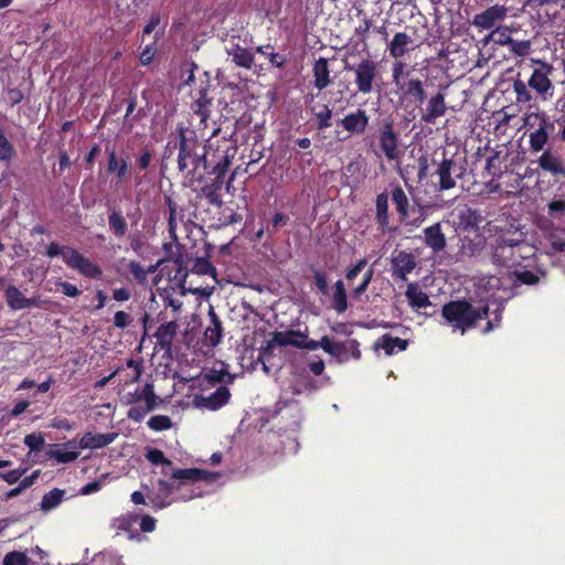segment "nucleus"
Here are the masks:
<instances>
[{
	"mask_svg": "<svg viewBox=\"0 0 565 565\" xmlns=\"http://www.w3.org/2000/svg\"><path fill=\"white\" fill-rule=\"evenodd\" d=\"M441 316L447 323L463 334L467 330L475 328L480 320L489 317V305L475 307L466 299L451 300L443 306Z\"/></svg>",
	"mask_w": 565,
	"mask_h": 565,
	"instance_id": "1",
	"label": "nucleus"
},
{
	"mask_svg": "<svg viewBox=\"0 0 565 565\" xmlns=\"http://www.w3.org/2000/svg\"><path fill=\"white\" fill-rule=\"evenodd\" d=\"M178 169L188 175H194L200 169H206V151L201 145L194 131L186 130L183 127L178 128Z\"/></svg>",
	"mask_w": 565,
	"mask_h": 565,
	"instance_id": "2",
	"label": "nucleus"
},
{
	"mask_svg": "<svg viewBox=\"0 0 565 565\" xmlns=\"http://www.w3.org/2000/svg\"><path fill=\"white\" fill-rule=\"evenodd\" d=\"M488 233L494 236L490 243V259L498 267H515L523 258L520 254L522 241L511 237L510 230L490 227Z\"/></svg>",
	"mask_w": 565,
	"mask_h": 565,
	"instance_id": "3",
	"label": "nucleus"
},
{
	"mask_svg": "<svg viewBox=\"0 0 565 565\" xmlns=\"http://www.w3.org/2000/svg\"><path fill=\"white\" fill-rule=\"evenodd\" d=\"M344 70L353 74V84L356 93L370 95L376 89H381L382 74L377 61L370 56L363 57L354 64H344Z\"/></svg>",
	"mask_w": 565,
	"mask_h": 565,
	"instance_id": "4",
	"label": "nucleus"
},
{
	"mask_svg": "<svg viewBox=\"0 0 565 565\" xmlns=\"http://www.w3.org/2000/svg\"><path fill=\"white\" fill-rule=\"evenodd\" d=\"M122 403L131 406L127 412V417L135 423H141L148 413L162 404V399L156 394L154 385L147 382L142 387L127 393Z\"/></svg>",
	"mask_w": 565,
	"mask_h": 565,
	"instance_id": "5",
	"label": "nucleus"
},
{
	"mask_svg": "<svg viewBox=\"0 0 565 565\" xmlns=\"http://www.w3.org/2000/svg\"><path fill=\"white\" fill-rule=\"evenodd\" d=\"M156 322H161L153 333V337L156 338V347L166 352H170L173 340L179 330V324L174 320L166 321V313L163 311L159 312L156 319L151 318L148 312H145L141 318L145 334L148 333Z\"/></svg>",
	"mask_w": 565,
	"mask_h": 565,
	"instance_id": "6",
	"label": "nucleus"
},
{
	"mask_svg": "<svg viewBox=\"0 0 565 565\" xmlns=\"http://www.w3.org/2000/svg\"><path fill=\"white\" fill-rule=\"evenodd\" d=\"M377 142L381 151L388 161H394L399 158V137L392 120H386L381 125Z\"/></svg>",
	"mask_w": 565,
	"mask_h": 565,
	"instance_id": "7",
	"label": "nucleus"
},
{
	"mask_svg": "<svg viewBox=\"0 0 565 565\" xmlns=\"http://www.w3.org/2000/svg\"><path fill=\"white\" fill-rule=\"evenodd\" d=\"M508 8L504 4L495 3L486 10L476 13L471 24L479 31H491L499 26L508 18Z\"/></svg>",
	"mask_w": 565,
	"mask_h": 565,
	"instance_id": "8",
	"label": "nucleus"
},
{
	"mask_svg": "<svg viewBox=\"0 0 565 565\" xmlns=\"http://www.w3.org/2000/svg\"><path fill=\"white\" fill-rule=\"evenodd\" d=\"M534 62L537 63L540 67L533 71L531 77L527 81V85L544 99H546L547 95L552 96L553 93V84L548 78L553 67L551 64L540 60Z\"/></svg>",
	"mask_w": 565,
	"mask_h": 565,
	"instance_id": "9",
	"label": "nucleus"
},
{
	"mask_svg": "<svg viewBox=\"0 0 565 565\" xmlns=\"http://www.w3.org/2000/svg\"><path fill=\"white\" fill-rule=\"evenodd\" d=\"M337 124L348 132V137L362 136L370 125V116L365 109L356 108L339 119Z\"/></svg>",
	"mask_w": 565,
	"mask_h": 565,
	"instance_id": "10",
	"label": "nucleus"
},
{
	"mask_svg": "<svg viewBox=\"0 0 565 565\" xmlns=\"http://www.w3.org/2000/svg\"><path fill=\"white\" fill-rule=\"evenodd\" d=\"M447 111L446 96L443 92H437L430 96L426 106L420 108V121L426 125H435L439 117Z\"/></svg>",
	"mask_w": 565,
	"mask_h": 565,
	"instance_id": "11",
	"label": "nucleus"
},
{
	"mask_svg": "<svg viewBox=\"0 0 565 565\" xmlns=\"http://www.w3.org/2000/svg\"><path fill=\"white\" fill-rule=\"evenodd\" d=\"M67 267L78 271L84 277L90 279H100L103 276V270L100 266L93 263L88 257L84 256L76 248L74 252H71L68 258Z\"/></svg>",
	"mask_w": 565,
	"mask_h": 565,
	"instance_id": "12",
	"label": "nucleus"
},
{
	"mask_svg": "<svg viewBox=\"0 0 565 565\" xmlns=\"http://www.w3.org/2000/svg\"><path fill=\"white\" fill-rule=\"evenodd\" d=\"M231 398V392L227 386L221 385L210 395H195V405L209 411H217L225 406Z\"/></svg>",
	"mask_w": 565,
	"mask_h": 565,
	"instance_id": "13",
	"label": "nucleus"
},
{
	"mask_svg": "<svg viewBox=\"0 0 565 565\" xmlns=\"http://www.w3.org/2000/svg\"><path fill=\"white\" fill-rule=\"evenodd\" d=\"M301 338H307V334L300 330L275 331L273 333L271 341H268L266 347L263 348L260 355L264 356L269 353L275 344L279 347L291 345L298 348L300 345Z\"/></svg>",
	"mask_w": 565,
	"mask_h": 565,
	"instance_id": "14",
	"label": "nucleus"
},
{
	"mask_svg": "<svg viewBox=\"0 0 565 565\" xmlns=\"http://www.w3.org/2000/svg\"><path fill=\"white\" fill-rule=\"evenodd\" d=\"M423 241L434 254H439L446 248L447 241L439 222L423 230Z\"/></svg>",
	"mask_w": 565,
	"mask_h": 565,
	"instance_id": "15",
	"label": "nucleus"
},
{
	"mask_svg": "<svg viewBox=\"0 0 565 565\" xmlns=\"http://www.w3.org/2000/svg\"><path fill=\"white\" fill-rule=\"evenodd\" d=\"M416 267L415 257L413 254L407 252H398L392 258V271L393 276L402 280H406L407 275Z\"/></svg>",
	"mask_w": 565,
	"mask_h": 565,
	"instance_id": "16",
	"label": "nucleus"
},
{
	"mask_svg": "<svg viewBox=\"0 0 565 565\" xmlns=\"http://www.w3.org/2000/svg\"><path fill=\"white\" fill-rule=\"evenodd\" d=\"M458 254L461 257H473L480 254L484 247V237L475 232L473 235H460Z\"/></svg>",
	"mask_w": 565,
	"mask_h": 565,
	"instance_id": "17",
	"label": "nucleus"
},
{
	"mask_svg": "<svg viewBox=\"0 0 565 565\" xmlns=\"http://www.w3.org/2000/svg\"><path fill=\"white\" fill-rule=\"evenodd\" d=\"M455 166V161L451 158H447L446 153H443V159L438 164L436 174L438 175L437 190L448 191L456 186V180L451 175V170Z\"/></svg>",
	"mask_w": 565,
	"mask_h": 565,
	"instance_id": "18",
	"label": "nucleus"
},
{
	"mask_svg": "<svg viewBox=\"0 0 565 565\" xmlns=\"http://www.w3.org/2000/svg\"><path fill=\"white\" fill-rule=\"evenodd\" d=\"M398 89L401 90L404 98L411 99L416 104L422 105L426 99L424 83L418 77H412L403 81Z\"/></svg>",
	"mask_w": 565,
	"mask_h": 565,
	"instance_id": "19",
	"label": "nucleus"
},
{
	"mask_svg": "<svg viewBox=\"0 0 565 565\" xmlns=\"http://www.w3.org/2000/svg\"><path fill=\"white\" fill-rule=\"evenodd\" d=\"M414 40L406 32H397L393 39L387 43V51L390 56L399 60L404 57L411 50Z\"/></svg>",
	"mask_w": 565,
	"mask_h": 565,
	"instance_id": "20",
	"label": "nucleus"
},
{
	"mask_svg": "<svg viewBox=\"0 0 565 565\" xmlns=\"http://www.w3.org/2000/svg\"><path fill=\"white\" fill-rule=\"evenodd\" d=\"M312 74L315 78V87L318 90L326 89L332 83L329 60L322 56L316 60L312 67Z\"/></svg>",
	"mask_w": 565,
	"mask_h": 565,
	"instance_id": "21",
	"label": "nucleus"
},
{
	"mask_svg": "<svg viewBox=\"0 0 565 565\" xmlns=\"http://www.w3.org/2000/svg\"><path fill=\"white\" fill-rule=\"evenodd\" d=\"M117 434H94L92 431L85 433L78 441V446L81 449H99L111 444Z\"/></svg>",
	"mask_w": 565,
	"mask_h": 565,
	"instance_id": "22",
	"label": "nucleus"
},
{
	"mask_svg": "<svg viewBox=\"0 0 565 565\" xmlns=\"http://www.w3.org/2000/svg\"><path fill=\"white\" fill-rule=\"evenodd\" d=\"M210 323L204 331V343L209 347H216L223 338V327L216 312L211 308L209 311Z\"/></svg>",
	"mask_w": 565,
	"mask_h": 565,
	"instance_id": "23",
	"label": "nucleus"
},
{
	"mask_svg": "<svg viewBox=\"0 0 565 565\" xmlns=\"http://www.w3.org/2000/svg\"><path fill=\"white\" fill-rule=\"evenodd\" d=\"M310 113L315 117V128L323 131L332 126L333 111L329 104L318 103L310 107Z\"/></svg>",
	"mask_w": 565,
	"mask_h": 565,
	"instance_id": "24",
	"label": "nucleus"
},
{
	"mask_svg": "<svg viewBox=\"0 0 565 565\" xmlns=\"http://www.w3.org/2000/svg\"><path fill=\"white\" fill-rule=\"evenodd\" d=\"M212 98L207 96V88H200L199 96L191 104L193 114L200 117L201 124L206 126V121L211 116Z\"/></svg>",
	"mask_w": 565,
	"mask_h": 565,
	"instance_id": "25",
	"label": "nucleus"
},
{
	"mask_svg": "<svg viewBox=\"0 0 565 565\" xmlns=\"http://www.w3.org/2000/svg\"><path fill=\"white\" fill-rule=\"evenodd\" d=\"M6 299L8 306L12 310H21L36 306V301L34 298L24 297L23 294L15 286H9L6 289Z\"/></svg>",
	"mask_w": 565,
	"mask_h": 565,
	"instance_id": "26",
	"label": "nucleus"
},
{
	"mask_svg": "<svg viewBox=\"0 0 565 565\" xmlns=\"http://www.w3.org/2000/svg\"><path fill=\"white\" fill-rule=\"evenodd\" d=\"M405 296L408 300V305L415 310L427 308L431 305L428 295L424 292L416 282L407 285Z\"/></svg>",
	"mask_w": 565,
	"mask_h": 565,
	"instance_id": "27",
	"label": "nucleus"
},
{
	"mask_svg": "<svg viewBox=\"0 0 565 565\" xmlns=\"http://www.w3.org/2000/svg\"><path fill=\"white\" fill-rule=\"evenodd\" d=\"M331 308L339 315L344 313L348 310V294L345 290L344 282L339 279L332 287L330 292Z\"/></svg>",
	"mask_w": 565,
	"mask_h": 565,
	"instance_id": "28",
	"label": "nucleus"
},
{
	"mask_svg": "<svg viewBox=\"0 0 565 565\" xmlns=\"http://www.w3.org/2000/svg\"><path fill=\"white\" fill-rule=\"evenodd\" d=\"M539 167L552 173L553 175H565V163L559 157L554 156L551 151H544L539 158Z\"/></svg>",
	"mask_w": 565,
	"mask_h": 565,
	"instance_id": "29",
	"label": "nucleus"
},
{
	"mask_svg": "<svg viewBox=\"0 0 565 565\" xmlns=\"http://www.w3.org/2000/svg\"><path fill=\"white\" fill-rule=\"evenodd\" d=\"M226 52L234 64L238 67L250 70L254 65V54L247 49L241 46L238 43H233L231 47L226 49Z\"/></svg>",
	"mask_w": 565,
	"mask_h": 565,
	"instance_id": "30",
	"label": "nucleus"
},
{
	"mask_svg": "<svg viewBox=\"0 0 565 565\" xmlns=\"http://www.w3.org/2000/svg\"><path fill=\"white\" fill-rule=\"evenodd\" d=\"M224 185V179L220 177H214L210 183H206L201 188L202 194L206 198L211 205L221 206L223 204L222 200V189Z\"/></svg>",
	"mask_w": 565,
	"mask_h": 565,
	"instance_id": "31",
	"label": "nucleus"
},
{
	"mask_svg": "<svg viewBox=\"0 0 565 565\" xmlns=\"http://www.w3.org/2000/svg\"><path fill=\"white\" fill-rule=\"evenodd\" d=\"M408 347V340L398 337H392L386 333L383 334L376 342V348L384 350L385 354L392 355L399 351H405Z\"/></svg>",
	"mask_w": 565,
	"mask_h": 565,
	"instance_id": "32",
	"label": "nucleus"
},
{
	"mask_svg": "<svg viewBox=\"0 0 565 565\" xmlns=\"http://www.w3.org/2000/svg\"><path fill=\"white\" fill-rule=\"evenodd\" d=\"M107 171L109 173H116L118 180L122 181L128 178L129 173V164L126 158H119L115 151L111 149L108 151V164Z\"/></svg>",
	"mask_w": 565,
	"mask_h": 565,
	"instance_id": "33",
	"label": "nucleus"
},
{
	"mask_svg": "<svg viewBox=\"0 0 565 565\" xmlns=\"http://www.w3.org/2000/svg\"><path fill=\"white\" fill-rule=\"evenodd\" d=\"M375 209H376V223L382 232H385L388 228L390 217H388V194L386 192H382L377 194L375 200Z\"/></svg>",
	"mask_w": 565,
	"mask_h": 565,
	"instance_id": "34",
	"label": "nucleus"
},
{
	"mask_svg": "<svg viewBox=\"0 0 565 565\" xmlns=\"http://www.w3.org/2000/svg\"><path fill=\"white\" fill-rule=\"evenodd\" d=\"M511 29L507 25H499L491 30L488 35L482 40L483 44H488L493 42L501 46H509L513 41V38L510 35Z\"/></svg>",
	"mask_w": 565,
	"mask_h": 565,
	"instance_id": "35",
	"label": "nucleus"
},
{
	"mask_svg": "<svg viewBox=\"0 0 565 565\" xmlns=\"http://www.w3.org/2000/svg\"><path fill=\"white\" fill-rule=\"evenodd\" d=\"M171 478L180 481H203L209 479V472L199 468L173 469Z\"/></svg>",
	"mask_w": 565,
	"mask_h": 565,
	"instance_id": "36",
	"label": "nucleus"
},
{
	"mask_svg": "<svg viewBox=\"0 0 565 565\" xmlns=\"http://www.w3.org/2000/svg\"><path fill=\"white\" fill-rule=\"evenodd\" d=\"M524 126L534 129L541 127H550V129H554V122L550 120L545 113L540 111L537 107L533 111L525 113Z\"/></svg>",
	"mask_w": 565,
	"mask_h": 565,
	"instance_id": "37",
	"label": "nucleus"
},
{
	"mask_svg": "<svg viewBox=\"0 0 565 565\" xmlns=\"http://www.w3.org/2000/svg\"><path fill=\"white\" fill-rule=\"evenodd\" d=\"M108 224L113 234L117 238H121L128 231V224L120 210H111L108 214Z\"/></svg>",
	"mask_w": 565,
	"mask_h": 565,
	"instance_id": "38",
	"label": "nucleus"
},
{
	"mask_svg": "<svg viewBox=\"0 0 565 565\" xmlns=\"http://www.w3.org/2000/svg\"><path fill=\"white\" fill-rule=\"evenodd\" d=\"M392 201L395 204L396 211L399 214L402 221L408 217V198L402 186L397 185L392 190Z\"/></svg>",
	"mask_w": 565,
	"mask_h": 565,
	"instance_id": "39",
	"label": "nucleus"
},
{
	"mask_svg": "<svg viewBox=\"0 0 565 565\" xmlns=\"http://www.w3.org/2000/svg\"><path fill=\"white\" fill-rule=\"evenodd\" d=\"M554 129H550V127H541L536 128L534 131L530 134V148L534 152L541 151L544 146L547 143L548 135Z\"/></svg>",
	"mask_w": 565,
	"mask_h": 565,
	"instance_id": "40",
	"label": "nucleus"
},
{
	"mask_svg": "<svg viewBox=\"0 0 565 565\" xmlns=\"http://www.w3.org/2000/svg\"><path fill=\"white\" fill-rule=\"evenodd\" d=\"M126 367L130 369L131 372L127 373L122 379L124 385H130L135 382H138L143 372L142 362L134 359H128L126 361Z\"/></svg>",
	"mask_w": 565,
	"mask_h": 565,
	"instance_id": "41",
	"label": "nucleus"
},
{
	"mask_svg": "<svg viewBox=\"0 0 565 565\" xmlns=\"http://www.w3.org/2000/svg\"><path fill=\"white\" fill-rule=\"evenodd\" d=\"M513 92L515 93V102L518 104L530 103L533 99L532 93L529 89L527 83L520 78L513 81Z\"/></svg>",
	"mask_w": 565,
	"mask_h": 565,
	"instance_id": "42",
	"label": "nucleus"
},
{
	"mask_svg": "<svg viewBox=\"0 0 565 565\" xmlns=\"http://www.w3.org/2000/svg\"><path fill=\"white\" fill-rule=\"evenodd\" d=\"M191 271L198 275H207L213 278H216V268L205 257L195 258Z\"/></svg>",
	"mask_w": 565,
	"mask_h": 565,
	"instance_id": "43",
	"label": "nucleus"
},
{
	"mask_svg": "<svg viewBox=\"0 0 565 565\" xmlns=\"http://www.w3.org/2000/svg\"><path fill=\"white\" fill-rule=\"evenodd\" d=\"M311 273H312V278H313V284L317 288V290L322 295V296H329L330 295V288H329V285H328V277H327V274L315 267V266H311L310 268Z\"/></svg>",
	"mask_w": 565,
	"mask_h": 565,
	"instance_id": "44",
	"label": "nucleus"
},
{
	"mask_svg": "<svg viewBox=\"0 0 565 565\" xmlns=\"http://www.w3.org/2000/svg\"><path fill=\"white\" fill-rule=\"evenodd\" d=\"M47 456L60 463H70L79 457V451L65 450L64 448L56 447V449L47 451Z\"/></svg>",
	"mask_w": 565,
	"mask_h": 565,
	"instance_id": "45",
	"label": "nucleus"
},
{
	"mask_svg": "<svg viewBox=\"0 0 565 565\" xmlns=\"http://www.w3.org/2000/svg\"><path fill=\"white\" fill-rule=\"evenodd\" d=\"M64 491L56 488L49 491L41 500V509L47 511L56 508L61 503Z\"/></svg>",
	"mask_w": 565,
	"mask_h": 565,
	"instance_id": "46",
	"label": "nucleus"
},
{
	"mask_svg": "<svg viewBox=\"0 0 565 565\" xmlns=\"http://www.w3.org/2000/svg\"><path fill=\"white\" fill-rule=\"evenodd\" d=\"M75 248L74 247H71V246H60L57 243L55 242H52L47 245V248H46V256L49 258H54L56 256H61L63 258V262L66 264V266L68 265V258H70V254L71 252H74Z\"/></svg>",
	"mask_w": 565,
	"mask_h": 565,
	"instance_id": "47",
	"label": "nucleus"
},
{
	"mask_svg": "<svg viewBox=\"0 0 565 565\" xmlns=\"http://www.w3.org/2000/svg\"><path fill=\"white\" fill-rule=\"evenodd\" d=\"M289 221H290L289 215L281 213V212H276L274 214V216L271 217L270 224H268L266 227V233L269 236L275 235L276 233H278L280 227L287 225L289 223Z\"/></svg>",
	"mask_w": 565,
	"mask_h": 565,
	"instance_id": "48",
	"label": "nucleus"
},
{
	"mask_svg": "<svg viewBox=\"0 0 565 565\" xmlns=\"http://www.w3.org/2000/svg\"><path fill=\"white\" fill-rule=\"evenodd\" d=\"M147 425L151 430L162 431L172 427V420L167 415H154L150 417Z\"/></svg>",
	"mask_w": 565,
	"mask_h": 565,
	"instance_id": "49",
	"label": "nucleus"
},
{
	"mask_svg": "<svg viewBox=\"0 0 565 565\" xmlns=\"http://www.w3.org/2000/svg\"><path fill=\"white\" fill-rule=\"evenodd\" d=\"M509 50L515 56L525 57L532 52V43L530 40L518 41L513 39L509 45Z\"/></svg>",
	"mask_w": 565,
	"mask_h": 565,
	"instance_id": "50",
	"label": "nucleus"
},
{
	"mask_svg": "<svg viewBox=\"0 0 565 565\" xmlns=\"http://www.w3.org/2000/svg\"><path fill=\"white\" fill-rule=\"evenodd\" d=\"M146 459L154 466L162 465L166 467H172V461L166 458L162 450L158 448H150L146 452Z\"/></svg>",
	"mask_w": 565,
	"mask_h": 565,
	"instance_id": "51",
	"label": "nucleus"
},
{
	"mask_svg": "<svg viewBox=\"0 0 565 565\" xmlns=\"http://www.w3.org/2000/svg\"><path fill=\"white\" fill-rule=\"evenodd\" d=\"M30 558L25 553L12 551L4 555L3 565H29Z\"/></svg>",
	"mask_w": 565,
	"mask_h": 565,
	"instance_id": "52",
	"label": "nucleus"
},
{
	"mask_svg": "<svg viewBox=\"0 0 565 565\" xmlns=\"http://www.w3.org/2000/svg\"><path fill=\"white\" fill-rule=\"evenodd\" d=\"M513 276L518 284L533 286L540 281V276L531 270L514 271Z\"/></svg>",
	"mask_w": 565,
	"mask_h": 565,
	"instance_id": "53",
	"label": "nucleus"
},
{
	"mask_svg": "<svg viewBox=\"0 0 565 565\" xmlns=\"http://www.w3.org/2000/svg\"><path fill=\"white\" fill-rule=\"evenodd\" d=\"M374 276V269L371 267L364 274L361 282L353 289L352 295L355 299L360 298L367 289Z\"/></svg>",
	"mask_w": 565,
	"mask_h": 565,
	"instance_id": "54",
	"label": "nucleus"
},
{
	"mask_svg": "<svg viewBox=\"0 0 565 565\" xmlns=\"http://www.w3.org/2000/svg\"><path fill=\"white\" fill-rule=\"evenodd\" d=\"M166 203L169 210L168 228L170 234H174L177 230L178 204L170 196H166Z\"/></svg>",
	"mask_w": 565,
	"mask_h": 565,
	"instance_id": "55",
	"label": "nucleus"
},
{
	"mask_svg": "<svg viewBox=\"0 0 565 565\" xmlns=\"http://www.w3.org/2000/svg\"><path fill=\"white\" fill-rule=\"evenodd\" d=\"M44 443L45 440L42 434L32 433L24 437V445L32 451H39Z\"/></svg>",
	"mask_w": 565,
	"mask_h": 565,
	"instance_id": "56",
	"label": "nucleus"
},
{
	"mask_svg": "<svg viewBox=\"0 0 565 565\" xmlns=\"http://www.w3.org/2000/svg\"><path fill=\"white\" fill-rule=\"evenodd\" d=\"M481 218L480 214L472 209H468L467 212L460 216L461 224H465L466 227H477Z\"/></svg>",
	"mask_w": 565,
	"mask_h": 565,
	"instance_id": "57",
	"label": "nucleus"
},
{
	"mask_svg": "<svg viewBox=\"0 0 565 565\" xmlns=\"http://www.w3.org/2000/svg\"><path fill=\"white\" fill-rule=\"evenodd\" d=\"M129 271L138 280L143 281L147 279V275L150 270H147L139 262L130 260L128 265Z\"/></svg>",
	"mask_w": 565,
	"mask_h": 565,
	"instance_id": "58",
	"label": "nucleus"
},
{
	"mask_svg": "<svg viewBox=\"0 0 565 565\" xmlns=\"http://www.w3.org/2000/svg\"><path fill=\"white\" fill-rule=\"evenodd\" d=\"M26 472V468H18L8 472H0V479L4 480L9 484L17 483L21 477Z\"/></svg>",
	"mask_w": 565,
	"mask_h": 565,
	"instance_id": "59",
	"label": "nucleus"
},
{
	"mask_svg": "<svg viewBox=\"0 0 565 565\" xmlns=\"http://www.w3.org/2000/svg\"><path fill=\"white\" fill-rule=\"evenodd\" d=\"M347 341L345 342H333L330 355L337 358L339 361H348L349 356L347 354Z\"/></svg>",
	"mask_w": 565,
	"mask_h": 565,
	"instance_id": "60",
	"label": "nucleus"
},
{
	"mask_svg": "<svg viewBox=\"0 0 565 565\" xmlns=\"http://www.w3.org/2000/svg\"><path fill=\"white\" fill-rule=\"evenodd\" d=\"M367 260L365 258L360 259L354 266L348 268L345 270V278L349 281H353L359 274L363 270V268L366 266Z\"/></svg>",
	"mask_w": 565,
	"mask_h": 565,
	"instance_id": "61",
	"label": "nucleus"
},
{
	"mask_svg": "<svg viewBox=\"0 0 565 565\" xmlns=\"http://www.w3.org/2000/svg\"><path fill=\"white\" fill-rule=\"evenodd\" d=\"M156 52L154 43L146 45L139 56L141 65H149L153 61Z\"/></svg>",
	"mask_w": 565,
	"mask_h": 565,
	"instance_id": "62",
	"label": "nucleus"
},
{
	"mask_svg": "<svg viewBox=\"0 0 565 565\" xmlns=\"http://www.w3.org/2000/svg\"><path fill=\"white\" fill-rule=\"evenodd\" d=\"M347 354L350 358H353L354 360L361 359V350H360V342L356 339H349L347 341Z\"/></svg>",
	"mask_w": 565,
	"mask_h": 565,
	"instance_id": "63",
	"label": "nucleus"
},
{
	"mask_svg": "<svg viewBox=\"0 0 565 565\" xmlns=\"http://www.w3.org/2000/svg\"><path fill=\"white\" fill-rule=\"evenodd\" d=\"M404 63L402 61L396 60L393 64L392 68V78L393 83L397 86V88L402 85V76L404 73Z\"/></svg>",
	"mask_w": 565,
	"mask_h": 565,
	"instance_id": "64",
	"label": "nucleus"
}]
</instances>
